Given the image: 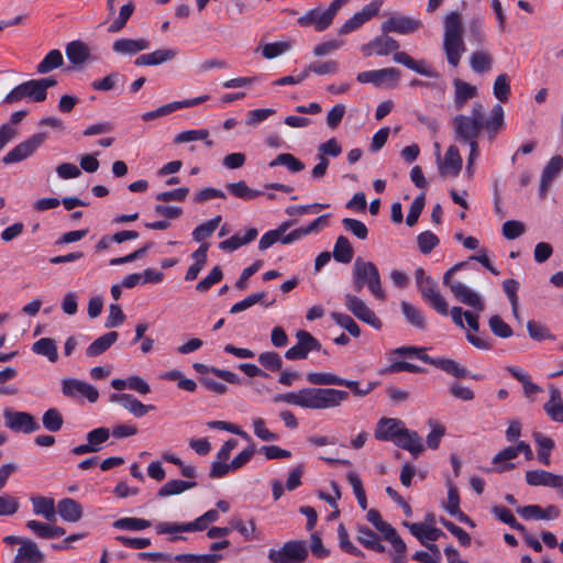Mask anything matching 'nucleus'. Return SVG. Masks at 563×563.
<instances>
[{
  "label": "nucleus",
  "mask_w": 563,
  "mask_h": 563,
  "mask_svg": "<svg viewBox=\"0 0 563 563\" xmlns=\"http://www.w3.org/2000/svg\"><path fill=\"white\" fill-rule=\"evenodd\" d=\"M418 246L421 253L429 254L438 244V236L431 231H424L417 238Z\"/></svg>",
  "instance_id": "64"
},
{
  "label": "nucleus",
  "mask_w": 563,
  "mask_h": 563,
  "mask_svg": "<svg viewBox=\"0 0 563 563\" xmlns=\"http://www.w3.org/2000/svg\"><path fill=\"white\" fill-rule=\"evenodd\" d=\"M199 382L211 393H214L217 395H224L228 393V382H224V379L220 375H212V376H205L200 377Z\"/></svg>",
  "instance_id": "56"
},
{
  "label": "nucleus",
  "mask_w": 563,
  "mask_h": 563,
  "mask_svg": "<svg viewBox=\"0 0 563 563\" xmlns=\"http://www.w3.org/2000/svg\"><path fill=\"white\" fill-rule=\"evenodd\" d=\"M344 303L349 311H351L361 321L379 329L382 325L380 320L376 317L375 312L367 307V305L357 296L346 294L344 296Z\"/></svg>",
  "instance_id": "15"
},
{
  "label": "nucleus",
  "mask_w": 563,
  "mask_h": 563,
  "mask_svg": "<svg viewBox=\"0 0 563 563\" xmlns=\"http://www.w3.org/2000/svg\"><path fill=\"white\" fill-rule=\"evenodd\" d=\"M221 220V216H216L214 218L201 223L192 231V239L196 242H202L218 229Z\"/></svg>",
  "instance_id": "49"
},
{
  "label": "nucleus",
  "mask_w": 563,
  "mask_h": 563,
  "mask_svg": "<svg viewBox=\"0 0 563 563\" xmlns=\"http://www.w3.org/2000/svg\"><path fill=\"white\" fill-rule=\"evenodd\" d=\"M405 429V423L400 419L382 418L376 424L374 435L378 441H391L395 444V440L402 434Z\"/></svg>",
  "instance_id": "18"
},
{
  "label": "nucleus",
  "mask_w": 563,
  "mask_h": 563,
  "mask_svg": "<svg viewBox=\"0 0 563 563\" xmlns=\"http://www.w3.org/2000/svg\"><path fill=\"white\" fill-rule=\"evenodd\" d=\"M177 55V51L173 48L156 49L148 54H142L135 58L134 64L136 66H157L174 59Z\"/></svg>",
  "instance_id": "24"
},
{
  "label": "nucleus",
  "mask_w": 563,
  "mask_h": 563,
  "mask_svg": "<svg viewBox=\"0 0 563 563\" xmlns=\"http://www.w3.org/2000/svg\"><path fill=\"white\" fill-rule=\"evenodd\" d=\"M409 357V361H397L391 363L390 365L382 368L379 371L380 374L387 373H399V372H410V373H421L423 372V367L421 364H430L434 367H438L445 373L454 376V377H465L467 375V371L460 366L453 360L445 357H431L429 354H406Z\"/></svg>",
  "instance_id": "3"
},
{
  "label": "nucleus",
  "mask_w": 563,
  "mask_h": 563,
  "mask_svg": "<svg viewBox=\"0 0 563 563\" xmlns=\"http://www.w3.org/2000/svg\"><path fill=\"white\" fill-rule=\"evenodd\" d=\"M493 92L500 102H506L508 100L510 95V84L507 74H500L496 77Z\"/></svg>",
  "instance_id": "57"
},
{
  "label": "nucleus",
  "mask_w": 563,
  "mask_h": 563,
  "mask_svg": "<svg viewBox=\"0 0 563 563\" xmlns=\"http://www.w3.org/2000/svg\"><path fill=\"white\" fill-rule=\"evenodd\" d=\"M455 137L460 142L477 140L484 129V106L473 103L470 115L459 114L453 120Z\"/></svg>",
  "instance_id": "6"
},
{
  "label": "nucleus",
  "mask_w": 563,
  "mask_h": 563,
  "mask_svg": "<svg viewBox=\"0 0 563 563\" xmlns=\"http://www.w3.org/2000/svg\"><path fill=\"white\" fill-rule=\"evenodd\" d=\"M493 512L501 522L508 525L510 528L520 532L526 531L525 526L517 521V519L509 509L503 506H496L493 508Z\"/></svg>",
  "instance_id": "58"
},
{
  "label": "nucleus",
  "mask_w": 563,
  "mask_h": 563,
  "mask_svg": "<svg viewBox=\"0 0 563 563\" xmlns=\"http://www.w3.org/2000/svg\"><path fill=\"white\" fill-rule=\"evenodd\" d=\"M462 163L459 148L455 145H451L445 153L444 162L440 166L441 173L452 172L456 175L462 169Z\"/></svg>",
  "instance_id": "43"
},
{
  "label": "nucleus",
  "mask_w": 563,
  "mask_h": 563,
  "mask_svg": "<svg viewBox=\"0 0 563 563\" xmlns=\"http://www.w3.org/2000/svg\"><path fill=\"white\" fill-rule=\"evenodd\" d=\"M383 5V0H373L364 5L361 11L346 20L339 29V34L345 35L360 29L365 22L376 16Z\"/></svg>",
  "instance_id": "14"
},
{
  "label": "nucleus",
  "mask_w": 563,
  "mask_h": 563,
  "mask_svg": "<svg viewBox=\"0 0 563 563\" xmlns=\"http://www.w3.org/2000/svg\"><path fill=\"white\" fill-rule=\"evenodd\" d=\"M357 541L366 549L374 550L376 552H385L386 548L379 541V537L365 526L357 527Z\"/></svg>",
  "instance_id": "36"
},
{
  "label": "nucleus",
  "mask_w": 563,
  "mask_h": 563,
  "mask_svg": "<svg viewBox=\"0 0 563 563\" xmlns=\"http://www.w3.org/2000/svg\"><path fill=\"white\" fill-rule=\"evenodd\" d=\"M197 486L196 482H188V481H181V479H170L166 482L159 489L157 495L159 497H169L173 495H179L190 488H194Z\"/></svg>",
  "instance_id": "40"
},
{
  "label": "nucleus",
  "mask_w": 563,
  "mask_h": 563,
  "mask_svg": "<svg viewBox=\"0 0 563 563\" xmlns=\"http://www.w3.org/2000/svg\"><path fill=\"white\" fill-rule=\"evenodd\" d=\"M42 423L45 430L58 432L63 428L64 418L58 409L49 408L43 413Z\"/></svg>",
  "instance_id": "47"
},
{
  "label": "nucleus",
  "mask_w": 563,
  "mask_h": 563,
  "mask_svg": "<svg viewBox=\"0 0 563 563\" xmlns=\"http://www.w3.org/2000/svg\"><path fill=\"white\" fill-rule=\"evenodd\" d=\"M533 439L539 448L538 449L539 462L544 465H550V463H551L550 455H551V451L554 448V441L551 438L545 437L541 432H534Z\"/></svg>",
  "instance_id": "44"
},
{
  "label": "nucleus",
  "mask_w": 563,
  "mask_h": 563,
  "mask_svg": "<svg viewBox=\"0 0 563 563\" xmlns=\"http://www.w3.org/2000/svg\"><path fill=\"white\" fill-rule=\"evenodd\" d=\"M31 503L35 515H41L48 521H54L56 519V508L53 498L34 496L31 497Z\"/></svg>",
  "instance_id": "32"
},
{
  "label": "nucleus",
  "mask_w": 563,
  "mask_h": 563,
  "mask_svg": "<svg viewBox=\"0 0 563 563\" xmlns=\"http://www.w3.org/2000/svg\"><path fill=\"white\" fill-rule=\"evenodd\" d=\"M223 278V272L220 266H214L210 273L202 278L197 285L196 290L200 292L208 291L214 284L221 282Z\"/></svg>",
  "instance_id": "62"
},
{
  "label": "nucleus",
  "mask_w": 563,
  "mask_h": 563,
  "mask_svg": "<svg viewBox=\"0 0 563 563\" xmlns=\"http://www.w3.org/2000/svg\"><path fill=\"white\" fill-rule=\"evenodd\" d=\"M258 232L255 228L249 229L244 235H240L239 233L232 235L231 238L220 242L219 249L222 251L233 252L239 247L246 245L254 241L257 236Z\"/></svg>",
  "instance_id": "30"
},
{
  "label": "nucleus",
  "mask_w": 563,
  "mask_h": 563,
  "mask_svg": "<svg viewBox=\"0 0 563 563\" xmlns=\"http://www.w3.org/2000/svg\"><path fill=\"white\" fill-rule=\"evenodd\" d=\"M26 92V97L34 102H43L47 98V92L43 88L38 79H31L22 82Z\"/></svg>",
  "instance_id": "59"
},
{
  "label": "nucleus",
  "mask_w": 563,
  "mask_h": 563,
  "mask_svg": "<svg viewBox=\"0 0 563 563\" xmlns=\"http://www.w3.org/2000/svg\"><path fill=\"white\" fill-rule=\"evenodd\" d=\"M307 380L310 384L324 386L336 385L341 383V377L330 372H311L307 374Z\"/></svg>",
  "instance_id": "55"
},
{
  "label": "nucleus",
  "mask_w": 563,
  "mask_h": 563,
  "mask_svg": "<svg viewBox=\"0 0 563 563\" xmlns=\"http://www.w3.org/2000/svg\"><path fill=\"white\" fill-rule=\"evenodd\" d=\"M46 140V133H36L30 136L24 142L14 146L7 155L2 158L4 164L19 163L30 157Z\"/></svg>",
  "instance_id": "13"
},
{
  "label": "nucleus",
  "mask_w": 563,
  "mask_h": 563,
  "mask_svg": "<svg viewBox=\"0 0 563 563\" xmlns=\"http://www.w3.org/2000/svg\"><path fill=\"white\" fill-rule=\"evenodd\" d=\"M62 391L66 397L87 398L90 402H96L99 398V391L92 385L74 378L64 379L62 383Z\"/></svg>",
  "instance_id": "16"
},
{
  "label": "nucleus",
  "mask_w": 563,
  "mask_h": 563,
  "mask_svg": "<svg viewBox=\"0 0 563 563\" xmlns=\"http://www.w3.org/2000/svg\"><path fill=\"white\" fill-rule=\"evenodd\" d=\"M518 456L517 452V445L515 446H507L499 451L494 457H493V464L497 465L496 471L499 473H503L505 471H509L515 468V464L509 462Z\"/></svg>",
  "instance_id": "39"
},
{
  "label": "nucleus",
  "mask_w": 563,
  "mask_h": 563,
  "mask_svg": "<svg viewBox=\"0 0 563 563\" xmlns=\"http://www.w3.org/2000/svg\"><path fill=\"white\" fill-rule=\"evenodd\" d=\"M297 344L287 350L286 352H313L320 351V342L305 330H299L296 333Z\"/></svg>",
  "instance_id": "35"
},
{
  "label": "nucleus",
  "mask_w": 563,
  "mask_h": 563,
  "mask_svg": "<svg viewBox=\"0 0 563 563\" xmlns=\"http://www.w3.org/2000/svg\"><path fill=\"white\" fill-rule=\"evenodd\" d=\"M470 64L471 68L475 73H485L488 71L492 68L493 65V57L487 52H474L470 57Z\"/></svg>",
  "instance_id": "52"
},
{
  "label": "nucleus",
  "mask_w": 563,
  "mask_h": 563,
  "mask_svg": "<svg viewBox=\"0 0 563 563\" xmlns=\"http://www.w3.org/2000/svg\"><path fill=\"white\" fill-rule=\"evenodd\" d=\"M308 555V545L305 540H290L279 549H271L267 558L271 563H306Z\"/></svg>",
  "instance_id": "9"
},
{
  "label": "nucleus",
  "mask_w": 563,
  "mask_h": 563,
  "mask_svg": "<svg viewBox=\"0 0 563 563\" xmlns=\"http://www.w3.org/2000/svg\"><path fill=\"white\" fill-rule=\"evenodd\" d=\"M507 371L514 378L522 384L523 393L527 397L533 399L534 395L542 391V388L532 383L530 376L521 367L509 366L507 367Z\"/></svg>",
  "instance_id": "33"
},
{
  "label": "nucleus",
  "mask_w": 563,
  "mask_h": 563,
  "mask_svg": "<svg viewBox=\"0 0 563 563\" xmlns=\"http://www.w3.org/2000/svg\"><path fill=\"white\" fill-rule=\"evenodd\" d=\"M465 265L466 262H459L455 265H453L450 269H448L443 275V285L450 288L453 296L459 301L474 308L477 311H483L485 309V305L481 296L477 292L473 291L463 283L452 279L453 274L456 271L463 268Z\"/></svg>",
  "instance_id": "7"
},
{
  "label": "nucleus",
  "mask_w": 563,
  "mask_h": 563,
  "mask_svg": "<svg viewBox=\"0 0 563 563\" xmlns=\"http://www.w3.org/2000/svg\"><path fill=\"white\" fill-rule=\"evenodd\" d=\"M400 78V70L395 67H388L377 70H366L357 75V81L362 84H373L375 86H382L389 81L390 86H396Z\"/></svg>",
  "instance_id": "17"
},
{
  "label": "nucleus",
  "mask_w": 563,
  "mask_h": 563,
  "mask_svg": "<svg viewBox=\"0 0 563 563\" xmlns=\"http://www.w3.org/2000/svg\"><path fill=\"white\" fill-rule=\"evenodd\" d=\"M194 368L200 374V377L212 376L216 374L220 375L224 382H228L229 384L240 385L242 383L241 377L231 371L210 367L201 363H195Z\"/></svg>",
  "instance_id": "34"
},
{
  "label": "nucleus",
  "mask_w": 563,
  "mask_h": 563,
  "mask_svg": "<svg viewBox=\"0 0 563 563\" xmlns=\"http://www.w3.org/2000/svg\"><path fill=\"white\" fill-rule=\"evenodd\" d=\"M395 445L409 451L411 454H418L423 450L422 440L416 431L405 429L402 434L395 440Z\"/></svg>",
  "instance_id": "29"
},
{
  "label": "nucleus",
  "mask_w": 563,
  "mask_h": 563,
  "mask_svg": "<svg viewBox=\"0 0 563 563\" xmlns=\"http://www.w3.org/2000/svg\"><path fill=\"white\" fill-rule=\"evenodd\" d=\"M110 401L119 404L136 418L144 417L147 412L155 410L154 405H144L131 394H112Z\"/></svg>",
  "instance_id": "21"
},
{
  "label": "nucleus",
  "mask_w": 563,
  "mask_h": 563,
  "mask_svg": "<svg viewBox=\"0 0 563 563\" xmlns=\"http://www.w3.org/2000/svg\"><path fill=\"white\" fill-rule=\"evenodd\" d=\"M332 319L341 327L344 328L351 335L358 336L360 328L352 317L345 313L332 312Z\"/></svg>",
  "instance_id": "63"
},
{
  "label": "nucleus",
  "mask_w": 563,
  "mask_h": 563,
  "mask_svg": "<svg viewBox=\"0 0 563 563\" xmlns=\"http://www.w3.org/2000/svg\"><path fill=\"white\" fill-rule=\"evenodd\" d=\"M347 1L333 0L325 10L321 8L311 9L299 16L297 23L303 27L313 26L316 31L322 32L330 27L336 13Z\"/></svg>",
  "instance_id": "8"
},
{
  "label": "nucleus",
  "mask_w": 563,
  "mask_h": 563,
  "mask_svg": "<svg viewBox=\"0 0 563 563\" xmlns=\"http://www.w3.org/2000/svg\"><path fill=\"white\" fill-rule=\"evenodd\" d=\"M422 26V22L405 15H394L382 24L383 33L410 34Z\"/></svg>",
  "instance_id": "19"
},
{
  "label": "nucleus",
  "mask_w": 563,
  "mask_h": 563,
  "mask_svg": "<svg viewBox=\"0 0 563 563\" xmlns=\"http://www.w3.org/2000/svg\"><path fill=\"white\" fill-rule=\"evenodd\" d=\"M89 48L81 41H73L66 46V56L74 65H81L89 58Z\"/></svg>",
  "instance_id": "38"
},
{
  "label": "nucleus",
  "mask_w": 563,
  "mask_h": 563,
  "mask_svg": "<svg viewBox=\"0 0 563 563\" xmlns=\"http://www.w3.org/2000/svg\"><path fill=\"white\" fill-rule=\"evenodd\" d=\"M134 3L129 2L121 7L119 15L113 20V22L110 24L108 31L110 33H118L120 32L126 24L128 20L131 18V15L134 12Z\"/></svg>",
  "instance_id": "54"
},
{
  "label": "nucleus",
  "mask_w": 563,
  "mask_h": 563,
  "mask_svg": "<svg viewBox=\"0 0 563 563\" xmlns=\"http://www.w3.org/2000/svg\"><path fill=\"white\" fill-rule=\"evenodd\" d=\"M151 521L143 518L124 517L113 522V528L129 531H141L151 527Z\"/></svg>",
  "instance_id": "46"
},
{
  "label": "nucleus",
  "mask_w": 563,
  "mask_h": 563,
  "mask_svg": "<svg viewBox=\"0 0 563 563\" xmlns=\"http://www.w3.org/2000/svg\"><path fill=\"white\" fill-rule=\"evenodd\" d=\"M404 526L409 529L411 534L416 537L422 545L429 542H434L445 536L441 529L433 526H427L424 523H411L405 521Z\"/></svg>",
  "instance_id": "22"
},
{
  "label": "nucleus",
  "mask_w": 563,
  "mask_h": 563,
  "mask_svg": "<svg viewBox=\"0 0 563 563\" xmlns=\"http://www.w3.org/2000/svg\"><path fill=\"white\" fill-rule=\"evenodd\" d=\"M526 482L530 486H559L561 483V475L553 474L544 470H532L526 472Z\"/></svg>",
  "instance_id": "25"
},
{
  "label": "nucleus",
  "mask_w": 563,
  "mask_h": 563,
  "mask_svg": "<svg viewBox=\"0 0 563 563\" xmlns=\"http://www.w3.org/2000/svg\"><path fill=\"white\" fill-rule=\"evenodd\" d=\"M332 255L338 263H351L354 256V250L346 236L340 235L336 239Z\"/></svg>",
  "instance_id": "37"
},
{
  "label": "nucleus",
  "mask_w": 563,
  "mask_h": 563,
  "mask_svg": "<svg viewBox=\"0 0 563 563\" xmlns=\"http://www.w3.org/2000/svg\"><path fill=\"white\" fill-rule=\"evenodd\" d=\"M376 529L383 534L385 540L390 542L396 552L405 549L404 540L397 534V531L390 523L383 520Z\"/></svg>",
  "instance_id": "48"
},
{
  "label": "nucleus",
  "mask_w": 563,
  "mask_h": 563,
  "mask_svg": "<svg viewBox=\"0 0 563 563\" xmlns=\"http://www.w3.org/2000/svg\"><path fill=\"white\" fill-rule=\"evenodd\" d=\"M117 339L118 332L110 331L91 342L87 347V352H104L117 341Z\"/></svg>",
  "instance_id": "60"
},
{
  "label": "nucleus",
  "mask_w": 563,
  "mask_h": 563,
  "mask_svg": "<svg viewBox=\"0 0 563 563\" xmlns=\"http://www.w3.org/2000/svg\"><path fill=\"white\" fill-rule=\"evenodd\" d=\"M352 282L357 292L367 287L375 298L385 300L386 295L382 286L380 274L373 262L357 257L352 269Z\"/></svg>",
  "instance_id": "5"
},
{
  "label": "nucleus",
  "mask_w": 563,
  "mask_h": 563,
  "mask_svg": "<svg viewBox=\"0 0 563 563\" xmlns=\"http://www.w3.org/2000/svg\"><path fill=\"white\" fill-rule=\"evenodd\" d=\"M443 51L450 66L457 67L466 46L463 40L462 15L452 11L444 18Z\"/></svg>",
  "instance_id": "4"
},
{
  "label": "nucleus",
  "mask_w": 563,
  "mask_h": 563,
  "mask_svg": "<svg viewBox=\"0 0 563 563\" xmlns=\"http://www.w3.org/2000/svg\"><path fill=\"white\" fill-rule=\"evenodd\" d=\"M3 418L4 426L14 432H23L29 434L38 431L41 428L36 419L31 413L25 411L4 409Z\"/></svg>",
  "instance_id": "11"
},
{
  "label": "nucleus",
  "mask_w": 563,
  "mask_h": 563,
  "mask_svg": "<svg viewBox=\"0 0 563 563\" xmlns=\"http://www.w3.org/2000/svg\"><path fill=\"white\" fill-rule=\"evenodd\" d=\"M209 523L203 519L201 515L197 519L191 522H158L155 526L156 532L158 534H170L169 541H185L187 538L177 533L181 532H192V531H203L208 528Z\"/></svg>",
  "instance_id": "10"
},
{
  "label": "nucleus",
  "mask_w": 563,
  "mask_h": 563,
  "mask_svg": "<svg viewBox=\"0 0 563 563\" xmlns=\"http://www.w3.org/2000/svg\"><path fill=\"white\" fill-rule=\"evenodd\" d=\"M64 64V57L59 49L49 51L45 57L37 64L36 73L44 75L59 68Z\"/></svg>",
  "instance_id": "42"
},
{
  "label": "nucleus",
  "mask_w": 563,
  "mask_h": 563,
  "mask_svg": "<svg viewBox=\"0 0 563 563\" xmlns=\"http://www.w3.org/2000/svg\"><path fill=\"white\" fill-rule=\"evenodd\" d=\"M422 299L428 302L438 313L449 314V307L444 297L440 294L434 279H427V284L418 288Z\"/></svg>",
  "instance_id": "20"
},
{
  "label": "nucleus",
  "mask_w": 563,
  "mask_h": 563,
  "mask_svg": "<svg viewBox=\"0 0 563 563\" xmlns=\"http://www.w3.org/2000/svg\"><path fill=\"white\" fill-rule=\"evenodd\" d=\"M278 165L286 166L291 173H299L305 169V164L296 156L289 153L278 154L276 158L269 163L271 167H275Z\"/></svg>",
  "instance_id": "51"
},
{
  "label": "nucleus",
  "mask_w": 563,
  "mask_h": 563,
  "mask_svg": "<svg viewBox=\"0 0 563 563\" xmlns=\"http://www.w3.org/2000/svg\"><path fill=\"white\" fill-rule=\"evenodd\" d=\"M455 93H454V106L456 110H461L465 103L476 96V87L465 82L461 79H454L453 81Z\"/></svg>",
  "instance_id": "31"
},
{
  "label": "nucleus",
  "mask_w": 563,
  "mask_h": 563,
  "mask_svg": "<svg viewBox=\"0 0 563 563\" xmlns=\"http://www.w3.org/2000/svg\"><path fill=\"white\" fill-rule=\"evenodd\" d=\"M563 169V157L561 155L553 156L544 167L541 180H540V191L544 194L548 190L551 181L562 172Z\"/></svg>",
  "instance_id": "28"
},
{
  "label": "nucleus",
  "mask_w": 563,
  "mask_h": 563,
  "mask_svg": "<svg viewBox=\"0 0 563 563\" xmlns=\"http://www.w3.org/2000/svg\"><path fill=\"white\" fill-rule=\"evenodd\" d=\"M44 560L45 554L40 550L38 545L34 541L26 539L18 549L13 563H42Z\"/></svg>",
  "instance_id": "23"
},
{
  "label": "nucleus",
  "mask_w": 563,
  "mask_h": 563,
  "mask_svg": "<svg viewBox=\"0 0 563 563\" xmlns=\"http://www.w3.org/2000/svg\"><path fill=\"white\" fill-rule=\"evenodd\" d=\"M46 140V133H36L30 136L24 142L14 146L7 155L2 158L4 164L19 163L30 157Z\"/></svg>",
  "instance_id": "12"
},
{
  "label": "nucleus",
  "mask_w": 563,
  "mask_h": 563,
  "mask_svg": "<svg viewBox=\"0 0 563 563\" xmlns=\"http://www.w3.org/2000/svg\"><path fill=\"white\" fill-rule=\"evenodd\" d=\"M367 46L372 47L375 54L378 56H386L390 53H394L393 60L395 63L401 64L408 69L416 71L421 76L433 79H438L440 77L439 71H437L427 60H416L406 52H399L398 48L400 45L398 41L390 36H377L372 42H369Z\"/></svg>",
  "instance_id": "2"
},
{
  "label": "nucleus",
  "mask_w": 563,
  "mask_h": 563,
  "mask_svg": "<svg viewBox=\"0 0 563 563\" xmlns=\"http://www.w3.org/2000/svg\"><path fill=\"white\" fill-rule=\"evenodd\" d=\"M150 47V41L146 38H119L114 41L112 48L115 53L122 55H134Z\"/></svg>",
  "instance_id": "27"
},
{
  "label": "nucleus",
  "mask_w": 563,
  "mask_h": 563,
  "mask_svg": "<svg viewBox=\"0 0 563 563\" xmlns=\"http://www.w3.org/2000/svg\"><path fill=\"white\" fill-rule=\"evenodd\" d=\"M505 125L504 109L499 103L494 104L490 117L484 119V129L487 131L489 139H494L498 130Z\"/></svg>",
  "instance_id": "41"
},
{
  "label": "nucleus",
  "mask_w": 563,
  "mask_h": 563,
  "mask_svg": "<svg viewBox=\"0 0 563 563\" xmlns=\"http://www.w3.org/2000/svg\"><path fill=\"white\" fill-rule=\"evenodd\" d=\"M349 396L345 390L308 387L298 391L279 394L275 397V401H283L307 409L323 410L341 406L343 401L349 399Z\"/></svg>",
  "instance_id": "1"
},
{
  "label": "nucleus",
  "mask_w": 563,
  "mask_h": 563,
  "mask_svg": "<svg viewBox=\"0 0 563 563\" xmlns=\"http://www.w3.org/2000/svg\"><path fill=\"white\" fill-rule=\"evenodd\" d=\"M401 311L406 320L413 327L422 329L426 325V319L423 313L413 305L402 301Z\"/></svg>",
  "instance_id": "53"
},
{
  "label": "nucleus",
  "mask_w": 563,
  "mask_h": 563,
  "mask_svg": "<svg viewBox=\"0 0 563 563\" xmlns=\"http://www.w3.org/2000/svg\"><path fill=\"white\" fill-rule=\"evenodd\" d=\"M57 512L64 521L78 522L84 515L81 505L73 498H64L57 504Z\"/></svg>",
  "instance_id": "26"
},
{
  "label": "nucleus",
  "mask_w": 563,
  "mask_h": 563,
  "mask_svg": "<svg viewBox=\"0 0 563 563\" xmlns=\"http://www.w3.org/2000/svg\"><path fill=\"white\" fill-rule=\"evenodd\" d=\"M208 136H209L208 130H205V129L188 130V131H184V132H180L179 134H177L174 142L176 144H181V143H188V142L201 140V141H206L207 146L211 147V146H213V141L208 140Z\"/></svg>",
  "instance_id": "50"
},
{
  "label": "nucleus",
  "mask_w": 563,
  "mask_h": 563,
  "mask_svg": "<svg viewBox=\"0 0 563 563\" xmlns=\"http://www.w3.org/2000/svg\"><path fill=\"white\" fill-rule=\"evenodd\" d=\"M227 189L232 196L243 200H253L264 194L261 190L250 188L244 180L229 183Z\"/></svg>",
  "instance_id": "45"
},
{
  "label": "nucleus",
  "mask_w": 563,
  "mask_h": 563,
  "mask_svg": "<svg viewBox=\"0 0 563 563\" xmlns=\"http://www.w3.org/2000/svg\"><path fill=\"white\" fill-rule=\"evenodd\" d=\"M306 68L309 75L311 73L316 75L336 74L339 71V63L332 59L327 62H314L309 64Z\"/></svg>",
  "instance_id": "61"
}]
</instances>
